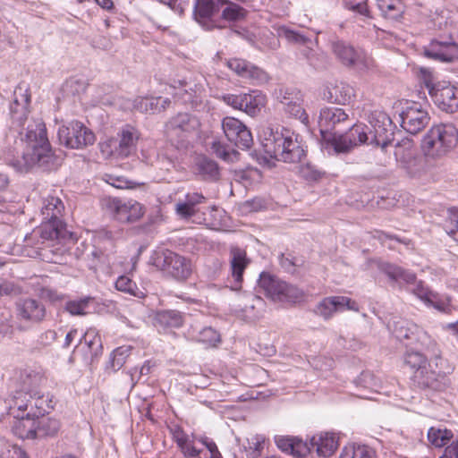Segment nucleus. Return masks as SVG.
Masks as SVG:
<instances>
[{"label": "nucleus", "mask_w": 458, "mask_h": 458, "mask_svg": "<svg viewBox=\"0 0 458 458\" xmlns=\"http://www.w3.org/2000/svg\"><path fill=\"white\" fill-rule=\"evenodd\" d=\"M30 100V89L19 86L14 91V100L11 105L13 125L21 130V135L26 130V151L23 153V159L29 166L47 164L52 156L45 123L41 120L28 121Z\"/></svg>", "instance_id": "obj_1"}, {"label": "nucleus", "mask_w": 458, "mask_h": 458, "mask_svg": "<svg viewBox=\"0 0 458 458\" xmlns=\"http://www.w3.org/2000/svg\"><path fill=\"white\" fill-rule=\"evenodd\" d=\"M259 165L261 160L269 167L275 161L301 163L306 157V146L294 133L284 135L266 128L263 130L262 137H259Z\"/></svg>", "instance_id": "obj_2"}, {"label": "nucleus", "mask_w": 458, "mask_h": 458, "mask_svg": "<svg viewBox=\"0 0 458 458\" xmlns=\"http://www.w3.org/2000/svg\"><path fill=\"white\" fill-rule=\"evenodd\" d=\"M458 143V131L450 123H441L431 127L424 136L421 148L428 157H437L445 155Z\"/></svg>", "instance_id": "obj_3"}, {"label": "nucleus", "mask_w": 458, "mask_h": 458, "mask_svg": "<svg viewBox=\"0 0 458 458\" xmlns=\"http://www.w3.org/2000/svg\"><path fill=\"white\" fill-rule=\"evenodd\" d=\"M154 265L178 281L187 280L193 272L190 259L168 250L156 253Z\"/></svg>", "instance_id": "obj_4"}, {"label": "nucleus", "mask_w": 458, "mask_h": 458, "mask_svg": "<svg viewBox=\"0 0 458 458\" xmlns=\"http://www.w3.org/2000/svg\"><path fill=\"white\" fill-rule=\"evenodd\" d=\"M259 288L274 301L294 303L302 298L298 288L265 273L259 274Z\"/></svg>", "instance_id": "obj_5"}, {"label": "nucleus", "mask_w": 458, "mask_h": 458, "mask_svg": "<svg viewBox=\"0 0 458 458\" xmlns=\"http://www.w3.org/2000/svg\"><path fill=\"white\" fill-rule=\"evenodd\" d=\"M60 141L67 148L73 149L84 148L96 141L94 132L83 123L72 121L58 130Z\"/></svg>", "instance_id": "obj_6"}, {"label": "nucleus", "mask_w": 458, "mask_h": 458, "mask_svg": "<svg viewBox=\"0 0 458 458\" xmlns=\"http://www.w3.org/2000/svg\"><path fill=\"white\" fill-rule=\"evenodd\" d=\"M102 207L106 212L122 223L137 221L144 214L141 204L135 200L123 201L109 197L102 200Z\"/></svg>", "instance_id": "obj_7"}, {"label": "nucleus", "mask_w": 458, "mask_h": 458, "mask_svg": "<svg viewBox=\"0 0 458 458\" xmlns=\"http://www.w3.org/2000/svg\"><path fill=\"white\" fill-rule=\"evenodd\" d=\"M444 361L441 353H436L434 357L428 361V364L423 365L418 370L411 374L410 380L413 386L423 390L434 387L438 382L439 377L445 374V372L442 371Z\"/></svg>", "instance_id": "obj_8"}, {"label": "nucleus", "mask_w": 458, "mask_h": 458, "mask_svg": "<svg viewBox=\"0 0 458 458\" xmlns=\"http://www.w3.org/2000/svg\"><path fill=\"white\" fill-rule=\"evenodd\" d=\"M402 127L411 134L422 131L429 122L427 110L422 108L420 103L406 102L400 114Z\"/></svg>", "instance_id": "obj_9"}, {"label": "nucleus", "mask_w": 458, "mask_h": 458, "mask_svg": "<svg viewBox=\"0 0 458 458\" xmlns=\"http://www.w3.org/2000/svg\"><path fill=\"white\" fill-rule=\"evenodd\" d=\"M433 102L441 110L446 113H454L458 110V88L452 85L441 83H426Z\"/></svg>", "instance_id": "obj_10"}, {"label": "nucleus", "mask_w": 458, "mask_h": 458, "mask_svg": "<svg viewBox=\"0 0 458 458\" xmlns=\"http://www.w3.org/2000/svg\"><path fill=\"white\" fill-rule=\"evenodd\" d=\"M222 128L227 140L236 147L249 148L252 142V135L248 128L238 119L225 117L222 121Z\"/></svg>", "instance_id": "obj_11"}, {"label": "nucleus", "mask_w": 458, "mask_h": 458, "mask_svg": "<svg viewBox=\"0 0 458 458\" xmlns=\"http://www.w3.org/2000/svg\"><path fill=\"white\" fill-rule=\"evenodd\" d=\"M412 293L428 305L433 306L437 310L450 312L453 309L452 297H441L438 293L432 291L423 281L415 280Z\"/></svg>", "instance_id": "obj_12"}, {"label": "nucleus", "mask_w": 458, "mask_h": 458, "mask_svg": "<svg viewBox=\"0 0 458 458\" xmlns=\"http://www.w3.org/2000/svg\"><path fill=\"white\" fill-rule=\"evenodd\" d=\"M386 122L390 123V119L381 111H374L369 116V123L373 127V131L369 132L372 135L371 142L382 148H385L392 140L393 133L386 128Z\"/></svg>", "instance_id": "obj_13"}, {"label": "nucleus", "mask_w": 458, "mask_h": 458, "mask_svg": "<svg viewBox=\"0 0 458 458\" xmlns=\"http://www.w3.org/2000/svg\"><path fill=\"white\" fill-rule=\"evenodd\" d=\"M424 55L429 59L451 63L458 60V44L453 41L432 40L424 48Z\"/></svg>", "instance_id": "obj_14"}, {"label": "nucleus", "mask_w": 458, "mask_h": 458, "mask_svg": "<svg viewBox=\"0 0 458 458\" xmlns=\"http://www.w3.org/2000/svg\"><path fill=\"white\" fill-rule=\"evenodd\" d=\"M199 128V121L189 114H178L165 125V131L169 137H182L195 132Z\"/></svg>", "instance_id": "obj_15"}, {"label": "nucleus", "mask_w": 458, "mask_h": 458, "mask_svg": "<svg viewBox=\"0 0 458 458\" xmlns=\"http://www.w3.org/2000/svg\"><path fill=\"white\" fill-rule=\"evenodd\" d=\"M340 438L334 432H318L310 439V450H315L319 457H331L338 449Z\"/></svg>", "instance_id": "obj_16"}, {"label": "nucleus", "mask_w": 458, "mask_h": 458, "mask_svg": "<svg viewBox=\"0 0 458 458\" xmlns=\"http://www.w3.org/2000/svg\"><path fill=\"white\" fill-rule=\"evenodd\" d=\"M346 308L351 310H358L356 301L346 296H332L324 298L316 307L315 313L323 317L325 319L332 318L334 313Z\"/></svg>", "instance_id": "obj_17"}, {"label": "nucleus", "mask_w": 458, "mask_h": 458, "mask_svg": "<svg viewBox=\"0 0 458 458\" xmlns=\"http://www.w3.org/2000/svg\"><path fill=\"white\" fill-rule=\"evenodd\" d=\"M32 235L39 236L41 244L46 242L60 241L67 237L68 231L63 220H42L40 225L33 231Z\"/></svg>", "instance_id": "obj_18"}, {"label": "nucleus", "mask_w": 458, "mask_h": 458, "mask_svg": "<svg viewBox=\"0 0 458 458\" xmlns=\"http://www.w3.org/2000/svg\"><path fill=\"white\" fill-rule=\"evenodd\" d=\"M17 317L24 321L38 323L46 317V308L39 301L26 298L16 305Z\"/></svg>", "instance_id": "obj_19"}, {"label": "nucleus", "mask_w": 458, "mask_h": 458, "mask_svg": "<svg viewBox=\"0 0 458 458\" xmlns=\"http://www.w3.org/2000/svg\"><path fill=\"white\" fill-rule=\"evenodd\" d=\"M275 443L279 450L293 457H306L310 453L309 444L297 437L276 436Z\"/></svg>", "instance_id": "obj_20"}, {"label": "nucleus", "mask_w": 458, "mask_h": 458, "mask_svg": "<svg viewBox=\"0 0 458 458\" xmlns=\"http://www.w3.org/2000/svg\"><path fill=\"white\" fill-rule=\"evenodd\" d=\"M140 132L131 125L123 126L118 133L119 143L115 148V154L119 157H128L136 150Z\"/></svg>", "instance_id": "obj_21"}, {"label": "nucleus", "mask_w": 458, "mask_h": 458, "mask_svg": "<svg viewBox=\"0 0 458 458\" xmlns=\"http://www.w3.org/2000/svg\"><path fill=\"white\" fill-rule=\"evenodd\" d=\"M184 322L183 313L175 310H160L155 316V325L163 333L181 328Z\"/></svg>", "instance_id": "obj_22"}, {"label": "nucleus", "mask_w": 458, "mask_h": 458, "mask_svg": "<svg viewBox=\"0 0 458 458\" xmlns=\"http://www.w3.org/2000/svg\"><path fill=\"white\" fill-rule=\"evenodd\" d=\"M250 263V259L247 258L246 250L233 246L230 249V268L231 275L234 281V288L238 289L241 287L242 282V274Z\"/></svg>", "instance_id": "obj_23"}, {"label": "nucleus", "mask_w": 458, "mask_h": 458, "mask_svg": "<svg viewBox=\"0 0 458 458\" xmlns=\"http://www.w3.org/2000/svg\"><path fill=\"white\" fill-rule=\"evenodd\" d=\"M349 116L343 108L325 107L320 111L319 127L321 132L335 129L338 124L345 123Z\"/></svg>", "instance_id": "obj_24"}, {"label": "nucleus", "mask_w": 458, "mask_h": 458, "mask_svg": "<svg viewBox=\"0 0 458 458\" xmlns=\"http://www.w3.org/2000/svg\"><path fill=\"white\" fill-rule=\"evenodd\" d=\"M206 201L207 198L202 193L189 192L185 195L183 201H180L176 204V214L182 218H191L198 213V205L205 203Z\"/></svg>", "instance_id": "obj_25"}, {"label": "nucleus", "mask_w": 458, "mask_h": 458, "mask_svg": "<svg viewBox=\"0 0 458 458\" xmlns=\"http://www.w3.org/2000/svg\"><path fill=\"white\" fill-rule=\"evenodd\" d=\"M13 432L21 439H33L37 437V420L36 416L27 414L24 416H15L13 425Z\"/></svg>", "instance_id": "obj_26"}, {"label": "nucleus", "mask_w": 458, "mask_h": 458, "mask_svg": "<svg viewBox=\"0 0 458 458\" xmlns=\"http://www.w3.org/2000/svg\"><path fill=\"white\" fill-rule=\"evenodd\" d=\"M333 51L344 65L351 66L364 62L362 52L355 50L352 46L346 45L344 42L334 43Z\"/></svg>", "instance_id": "obj_27"}, {"label": "nucleus", "mask_w": 458, "mask_h": 458, "mask_svg": "<svg viewBox=\"0 0 458 458\" xmlns=\"http://www.w3.org/2000/svg\"><path fill=\"white\" fill-rule=\"evenodd\" d=\"M325 97L329 102L346 105L354 98L355 90L351 85L339 82L328 88L327 95L325 94Z\"/></svg>", "instance_id": "obj_28"}, {"label": "nucleus", "mask_w": 458, "mask_h": 458, "mask_svg": "<svg viewBox=\"0 0 458 458\" xmlns=\"http://www.w3.org/2000/svg\"><path fill=\"white\" fill-rule=\"evenodd\" d=\"M414 155L415 148L412 140L403 139L395 145L394 156L396 161L400 163L403 168L409 170L411 166L416 165L417 160Z\"/></svg>", "instance_id": "obj_29"}, {"label": "nucleus", "mask_w": 458, "mask_h": 458, "mask_svg": "<svg viewBox=\"0 0 458 458\" xmlns=\"http://www.w3.org/2000/svg\"><path fill=\"white\" fill-rule=\"evenodd\" d=\"M64 205L62 199L54 195H48L43 199L41 215L43 220H63Z\"/></svg>", "instance_id": "obj_30"}, {"label": "nucleus", "mask_w": 458, "mask_h": 458, "mask_svg": "<svg viewBox=\"0 0 458 458\" xmlns=\"http://www.w3.org/2000/svg\"><path fill=\"white\" fill-rule=\"evenodd\" d=\"M223 100L233 108L243 110L250 114H255L258 107L256 99L249 94H228L223 96Z\"/></svg>", "instance_id": "obj_31"}, {"label": "nucleus", "mask_w": 458, "mask_h": 458, "mask_svg": "<svg viewBox=\"0 0 458 458\" xmlns=\"http://www.w3.org/2000/svg\"><path fill=\"white\" fill-rule=\"evenodd\" d=\"M380 270L386 275L391 280L398 282L403 281L406 284H412L416 280V274L403 268L394 264L383 263Z\"/></svg>", "instance_id": "obj_32"}, {"label": "nucleus", "mask_w": 458, "mask_h": 458, "mask_svg": "<svg viewBox=\"0 0 458 458\" xmlns=\"http://www.w3.org/2000/svg\"><path fill=\"white\" fill-rule=\"evenodd\" d=\"M114 288L121 293L138 299H144L146 297L145 292L138 287L131 276H129V274L118 276L114 282Z\"/></svg>", "instance_id": "obj_33"}, {"label": "nucleus", "mask_w": 458, "mask_h": 458, "mask_svg": "<svg viewBox=\"0 0 458 458\" xmlns=\"http://www.w3.org/2000/svg\"><path fill=\"white\" fill-rule=\"evenodd\" d=\"M225 4V0H197L195 11L200 18L208 19L218 13Z\"/></svg>", "instance_id": "obj_34"}, {"label": "nucleus", "mask_w": 458, "mask_h": 458, "mask_svg": "<svg viewBox=\"0 0 458 458\" xmlns=\"http://www.w3.org/2000/svg\"><path fill=\"white\" fill-rule=\"evenodd\" d=\"M339 458H376V454L366 445L348 444L342 449Z\"/></svg>", "instance_id": "obj_35"}, {"label": "nucleus", "mask_w": 458, "mask_h": 458, "mask_svg": "<svg viewBox=\"0 0 458 458\" xmlns=\"http://www.w3.org/2000/svg\"><path fill=\"white\" fill-rule=\"evenodd\" d=\"M327 143L333 148L335 153H348L354 147L351 141L348 133L345 134H332L328 138L324 135Z\"/></svg>", "instance_id": "obj_36"}, {"label": "nucleus", "mask_w": 458, "mask_h": 458, "mask_svg": "<svg viewBox=\"0 0 458 458\" xmlns=\"http://www.w3.org/2000/svg\"><path fill=\"white\" fill-rule=\"evenodd\" d=\"M454 437L451 429L431 427L428 431V440L435 447L446 446L447 443Z\"/></svg>", "instance_id": "obj_37"}, {"label": "nucleus", "mask_w": 458, "mask_h": 458, "mask_svg": "<svg viewBox=\"0 0 458 458\" xmlns=\"http://www.w3.org/2000/svg\"><path fill=\"white\" fill-rule=\"evenodd\" d=\"M394 333L400 339H413L415 336H418L419 338L425 337L430 339L429 335L420 327L409 322H403L400 327L394 329Z\"/></svg>", "instance_id": "obj_38"}, {"label": "nucleus", "mask_w": 458, "mask_h": 458, "mask_svg": "<svg viewBox=\"0 0 458 458\" xmlns=\"http://www.w3.org/2000/svg\"><path fill=\"white\" fill-rule=\"evenodd\" d=\"M36 420L37 437L54 436L60 428V423L55 419L36 416Z\"/></svg>", "instance_id": "obj_39"}, {"label": "nucleus", "mask_w": 458, "mask_h": 458, "mask_svg": "<svg viewBox=\"0 0 458 458\" xmlns=\"http://www.w3.org/2000/svg\"><path fill=\"white\" fill-rule=\"evenodd\" d=\"M429 360L423 353L412 349L406 351L403 355V364L409 369L411 374L418 370L423 365L428 364Z\"/></svg>", "instance_id": "obj_40"}, {"label": "nucleus", "mask_w": 458, "mask_h": 458, "mask_svg": "<svg viewBox=\"0 0 458 458\" xmlns=\"http://www.w3.org/2000/svg\"><path fill=\"white\" fill-rule=\"evenodd\" d=\"M197 166L199 174L206 178L211 180H217L219 178V166L216 161L203 157L199 159Z\"/></svg>", "instance_id": "obj_41"}, {"label": "nucleus", "mask_w": 458, "mask_h": 458, "mask_svg": "<svg viewBox=\"0 0 458 458\" xmlns=\"http://www.w3.org/2000/svg\"><path fill=\"white\" fill-rule=\"evenodd\" d=\"M197 341L208 347H216L221 342V335L213 327H206L199 331Z\"/></svg>", "instance_id": "obj_42"}, {"label": "nucleus", "mask_w": 458, "mask_h": 458, "mask_svg": "<svg viewBox=\"0 0 458 458\" xmlns=\"http://www.w3.org/2000/svg\"><path fill=\"white\" fill-rule=\"evenodd\" d=\"M222 12V18L227 21H237L245 18L247 11L233 3H227Z\"/></svg>", "instance_id": "obj_43"}, {"label": "nucleus", "mask_w": 458, "mask_h": 458, "mask_svg": "<svg viewBox=\"0 0 458 458\" xmlns=\"http://www.w3.org/2000/svg\"><path fill=\"white\" fill-rule=\"evenodd\" d=\"M347 133L354 148L366 143L369 140L367 126L363 123L354 124Z\"/></svg>", "instance_id": "obj_44"}, {"label": "nucleus", "mask_w": 458, "mask_h": 458, "mask_svg": "<svg viewBox=\"0 0 458 458\" xmlns=\"http://www.w3.org/2000/svg\"><path fill=\"white\" fill-rule=\"evenodd\" d=\"M211 148L216 157L225 162H235L239 159L240 153L237 150H227L226 147L220 141H214Z\"/></svg>", "instance_id": "obj_45"}, {"label": "nucleus", "mask_w": 458, "mask_h": 458, "mask_svg": "<svg viewBox=\"0 0 458 458\" xmlns=\"http://www.w3.org/2000/svg\"><path fill=\"white\" fill-rule=\"evenodd\" d=\"M380 10L389 18H397L401 14V0H377Z\"/></svg>", "instance_id": "obj_46"}, {"label": "nucleus", "mask_w": 458, "mask_h": 458, "mask_svg": "<svg viewBox=\"0 0 458 458\" xmlns=\"http://www.w3.org/2000/svg\"><path fill=\"white\" fill-rule=\"evenodd\" d=\"M447 234L458 242V208L448 209V218L445 225Z\"/></svg>", "instance_id": "obj_47"}, {"label": "nucleus", "mask_w": 458, "mask_h": 458, "mask_svg": "<svg viewBox=\"0 0 458 458\" xmlns=\"http://www.w3.org/2000/svg\"><path fill=\"white\" fill-rule=\"evenodd\" d=\"M227 65L232 71L242 77L252 76V72L250 71L248 63L243 59H230L227 62Z\"/></svg>", "instance_id": "obj_48"}, {"label": "nucleus", "mask_w": 458, "mask_h": 458, "mask_svg": "<svg viewBox=\"0 0 458 458\" xmlns=\"http://www.w3.org/2000/svg\"><path fill=\"white\" fill-rule=\"evenodd\" d=\"M170 102L171 101L168 98H162L160 97L152 98H143L140 102V107L142 108L144 106V110L146 112H156L157 110H160V108H158L157 106L159 104H162V108L165 109V106H168Z\"/></svg>", "instance_id": "obj_49"}, {"label": "nucleus", "mask_w": 458, "mask_h": 458, "mask_svg": "<svg viewBox=\"0 0 458 458\" xmlns=\"http://www.w3.org/2000/svg\"><path fill=\"white\" fill-rule=\"evenodd\" d=\"M89 299L70 301L66 303L65 310L72 315H84L88 308Z\"/></svg>", "instance_id": "obj_50"}, {"label": "nucleus", "mask_w": 458, "mask_h": 458, "mask_svg": "<svg viewBox=\"0 0 458 458\" xmlns=\"http://www.w3.org/2000/svg\"><path fill=\"white\" fill-rule=\"evenodd\" d=\"M374 238L378 240L382 244H386L387 241H394L404 245H410L411 242V240L410 239H402L397 235L389 234L380 230L375 231Z\"/></svg>", "instance_id": "obj_51"}, {"label": "nucleus", "mask_w": 458, "mask_h": 458, "mask_svg": "<svg viewBox=\"0 0 458 458\" xmlns=\"http://www.w3.org/2000/svg\"><path fill=\"white\" fill-rule=\"evenodd\" d=\"M196 439L208 450L210 454L209 458H223L216 444L212 438L206 436H199V437H196Z\"/></svg>", "instance_id": "obj_52"}, {"label": "nucleus", "mask_w": 458, "mask_h": 458, "mask_svg": "<svg viewBox=\"0 0 458 458\" xmlns=\"http://www.w3.org/2000/svg\"><path fill=\"white\" fill-rule=\"evenodd\" d=\"M196 437H199L193 436L191 440L189 438L185 444L179 447L185 457L196 458L199 456L201 450L194 445V441H198Z\"/></svg>", "instance_id": "obj_53"}, {"label": "nucleus", "mask_w": 458, "mask_h": 458, "mask_svg": "<svg viewBox=\"0 0 458 458\" xmlns=\"http://www.w3.org/2000/svg\"><path fill=\"white\" fill-rule=\"evenodd\" d=\"M99 341V335L96 328H89L84 335H82L80 343L84 342L89 348H92L93 345Z\"/></svg>", "instance_id": "obj_54"}, {"label": "nucleus", "mask_w": 458, "mask_h": 458, "mask_svg": "<svg viewBox=\"0 0 458 458\" xmlns=\"http://www.w3.org/2000/svg\"><path fill=\"white\" fill-rule=\"evenodd\" d=\"M132 347L130 345H123L117 347L113 352L114 361L117 360V364L122 365L124 362V357L128 356Z\"/></svg>", "instance_id": "obj_55"}, {"label": "nucleus", "mask_w": 458, "mask_h": 458, "mask_svg": "<svg viewBox=\"0 0 458 458\" xmlns=\"http://www.w3.org/2000/svg\"><path fill=\"white\" fill-rule=\"evenodd\" d=\"M108 178L106 180L107 183L117 188V189H127L130 188V182L123 177H114L112 175H106Z\"/></svg>", "instance_id": "obj_56"}, {"label": "nucleus", "mask_w": 458, "mask_h": 458, "mask_svg": "<svg viewBox=\"0 0 458 458\" xmlns=\"http://www.w3.org/2000/svg\"><path fill=\"white\" fill-rule=\"evenodd\" d=\"M439 458H458V440L447 445Z\"/></svg>", "instance_id": "obj_57"}, {"label": "nucleus", "mask_w": 458, "mask_h": 458, "mask_svg": "<svg viewBox=\"0 0 458 458\" xmlns=\"http://www.w3.org/2000/svg\"><path fill=\"white\" fill-rule=\"evenodd\" d=\"M287 111L294 115L295 117L302 120L307 121L308 120V114H306L305 110L297 104H288V109Z\"/></svg>", "instance_id": "obj_58"}, {"label": "nucleus", "mask_w": 458, "mask_h": 458, "mask_svg": "<svg viewBox=\"0 0 458 458\" xmlns=\"http://www.w3.org/2000/svg\"><path fill=\"white\" fill-rule=\"evenodd\" d=\"M174 439L180 447L187 442L189 437L181 428H178L174 431Z\"/></svg>", "instance_id": "obj_59"}, {"label": "nucleus", "mask_w": 458, "mask_h": 458, "mask_svg": "<svg viewBox=\"0 0 458 458\" xmlns=\"http://www.w3.org/2000/svg\"><path fill=\"white\" fill-rule=\"evenodd\" d=\"M57 338V333L55 330L49 329L45 331L41 335V342L45 344H50Z\"/></svg>", "instance_id": "obj_60"}, {"label": "nucleus", "mask_w": 458, "mask_h": 458, "mask_svg": "<svg viewBox=\"0 0 458 458\" xmlns=\"http://www.w3.org/2000/svg\"><path fill=\"white\" fill-rule=\"evenodd\" d=\"M78 330L73 328L70 330L64 339V347L68 348L71 344L73 342L74 338L77 336Z\"/></svg>", "instance_id": "obj_61"}, {"label": "nucleus", "mask_w": 458, "mask_h": 458, "mask_svg": "<svg viewBox=\"0 0 458 458\" xmlns=\"http://www.w3.org/2000/svg\"><path fill=\"white\" fill-rule=\"evenodd\" d=\"M352 9L360 13L362 15L368 16L369 13V7L366 3H360V4L352 6Z\"/></svg>", "instance_id": "obj_62"}, {"label": "nucleus", "mask_w": 458, "mask_h": 458, "mask_svg": "<svg viewBox=\"0 0 458 458\" xmlns=\"http://www.w3.org/2000/svg\"><path fill=\"white\" fill-rule=\"evenodd\" d=\"M9 185V180L8 177L4 174H0V191H5Z\"/></svg>", "instance_id": "obj_63"}, {"label": "nucleus", "mask_w": 458, "mask_h": 458, "mask_svg": "<svg viewBox=\"0 0 458 458\" xmlns=\"http://www.w3.org/2000/svg\"><path fill=\"white\" fill-rule=\"evenodd\" d=\"M47 297L51 301H59L63 300V297L61 295H59L55 292H53V291H50V290L47 291Z\"/></svg>", "instance_id": "obj_64"}]
</instances>
